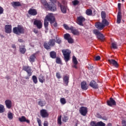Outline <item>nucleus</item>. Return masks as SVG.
Listing matches in <instances>:
<instances>
[{"label":"nucleus","mask_w":126,"mask_h":126,"mask_svg":"<svg viewBox=\"0 0 126 126\" xmlns=\"http://www.w3.org/2000/svg\"><path fill=\"white\" fill-rule=\"evenodd\" d=\"M51 24H53L56 21L55 20V16L52 13H49L44 19V25L46 30H48V26H49V22Z\"/></svg>","instance_id":"1"},{"label":"nucleus","mask_w":126,"mask_h":126,"mask_svg":"<svg viewBox=\"0 0 126 126\" xmlns=\"http://www.w3.org/2000/svg\"><path fill=\"white\" fill-rule=\"evenodd\" d=\"M13 32L16 35H20V34H24L25 29H24V27H22V26L18 25L17 27L13 28Z\"/></svg>","instance_id":"2"},{"label":"nucleus","mask_w":126,"mask_h":126,"mask_svg":"<svg viewBox=\"0 0 126 126\" xmlns=\"http://www.w3.org/2000/svg\"><path fill=\"white\" fill-rule=\"evenodd\" d=\"M41 2L44 5L46 6V7L49 8V9H50V10H51V11H56L57 10L56 4H55L54 2L49 4L48 3H47L46 0H42Z\"/></svg>","instance_id":"3"},{"label":"nucleus","mask_w":126,"mask_h":126,"mask_svg":"<svg viewBox=\"0 0 126 126\" xmlns=\"http://www.w3.org/2000/svg\"><path fill=\"white\" fill-rule=\"evenodd\" d=\"M62 53L64 57V60L65 63H67L69 61L70 58V54H71V51L68 49L62 50Z\"/></svg>","instance_id":"4"},{"label":"nucleus","mask_w":126,"mask_h":126,"mask_svg":"<svg viewBox=\"0 0 126 126\" xmlns=\"http://www.w3.org/2000/svg\"><path fill=\"white\" fill-rule=\"evenodd\" d=\"M90 126H106V124L102 121L96 122V121H91Z\"/></svg>","instance_id":"5"},{"label":"nucleus","mask_w":126,"mask_h":126,"mask_svg":"<svg viewBox=\"0 0 126 126\" xmlns=\"http://www.w3.org/2000/svg\"><path fill=\"white\" fill-rule=\"evenodd\" d=\"M33 24L36 26L38 29H41L43 26V24L40 20H37L36 19H34Z\"/></svg>","instance_id":"6"},{"label":"nucleus","mask_w":126,"mask_h":126,"mask_svg":"<svg viewBox=\"0 0 126 126\" xmlns=\"http://www.w3.org/2000/svg\"><path fill=\"white\" fill-rule=\"evenodd\" d=\"M85 21V18L83 16H79L77 17V23L80 26H83V23Z\"/></svg>","instance_id":"7"},{"label":"nucleus","mask_w":126,"mask_h":126,"mask_svg":"<svg viewBox=\"0 0 126 126\" xmlns=\"http://www.w3.org/2000/svg\"><path fill=\"white\" fill-rule=\"evenodd\" d=\"M23 70L26 71L29 75V76H31L32 75V70H31V68L29 66H24L23 67Z\"/></svg>","instance_id":"8"},{"label":"nucleus","mask_w":126,"mask_h":126,"mask_svg":"<svg viewBox=\"0 0 126 126\" xmlns=\"http://www.w3.org/2000/svg\"><path fill=\"white\" fill-rule=\"evenodd\" d=\"M40 116L42 118H48L49 117V113L46 109H42L40 110Z\"/></svg>","instance_id":"9"},{"label":"nucleus","mask_w":126,"mask_h":126,"mask_svg":"<svg viewBox=\"0 0 126 126\" xmlns=\"http://www.w3.org/2000/svg\"><path fill=\"white\" fill-rule=\"evenodd\" d=\"M79 112L82 116H85L87 115V108L81 107L80 109Z\"/></svg>","instance_id":"10"},{"label":"nucleus","mask_w":126,"mask_h":126,"mask_svg":"<svg viewBox=\"0 0 126 126\" xmlns=\"http://www.w3.org/2000/svg\"><path fill=\"white\" fill-rule=\"evenodd\" d=\"M5 32L7 33V34H10L11 33V30L12 29V27L11 25H6L4 27Z\"/></svg>","instance_id":"11"},{"label":"nucleus","mask_w":126,"mask_h":126,"mask_svg":"<svg viewBox=\"0 0 126 126\" xmlns=\"http://www.w3.org/2000/svg\"><path fill=\"white\" fill-rule=\"evenodd\" d=\"M107 62L110 63V64H113L115 67H118L119 66V64L118 62L114 59H109Z\"/></svg>","instance_id":"12"},{"label":"nucleus","mask_w":126,"mask_h":126,"mask_svg":"<svg viewBox=\"0 0 126 126\" xmlns=\"http://www.w3.org/2000/svg\"><path fill=\"white\" fill-rule=\"evenodd\" d=\"M95 26L98 30H102V29L105 28L102 23L99 22L95 23Z\"/></svg>","instance_id":"13"},{"label":"nucleus","mask_w":126,"mask_h":126,"mask_svg":"<svg viewBox=\"0 0 126 126\" xmlns=\"http://www.w3.org/2000/svg\"><path fill=\"white\" fill-rule=\"evenodd\" d=\"M19 122L21 123H27V124H30V121L29 120L27 119L25 116H22L21 117L19 118Z\"/></svg>","instance_id":"14"},{"label":"nucleus","mask_w":126,"mask_h":126,"mask_svg":"<svg viewBox=\"0 0 126 126\" xmlns=\"http://www.w3.org/2000/svg\"><path fill=\"white\" fill-rule=\"evenodd\" d=\"M5 104L6 105V108L7 109H11V106H12V102H11V100L9 99L6 100L5 101Z\"/></svg>","instance_id":"15"},{"label":"nucleus","mask_w":126,"mask_h":126,"mask_svg":"<svg viewBox=\"0 0 126 126\" xmlns=\"http://www.w3.org/2000/svg\"><path fill=\"white\" fill-rule=\"evenodd\" d=\"M29 14L30 15H32L33 16H35V15H37V10L35 9L31 8L28 11Z\"/></svg>","instance_id":"16"},{"label":"nucleus","mask_w":126,"mask_h":126,"mask_svg":"<svg viewBox=\"0 0 126 126\" xmlns=\"http://www.w3.org/2000/svg\"><path fill=\"white\" fill-rule=\"evenodd\" d=\"M107 105L108 106H110L111 107L116 105V101H115V100L112 98H110L109 100H107Z\"/></svg>","instance_id":"17"},{"label":"nucleus","mask_w":126,"mask_h":126,"mask_svg":"<svg viewBox=\"0 0 126 126\" xmlns=\"http://www.w3.org/2000/svg\"><path fill=\"white\" fill-rule=\"evenodd\" d=\"M90 86H91V87H92L93 88H94V89H98V84H97V83H96V82H95V81L94 80L90 82Z\"/></svg>","instance_id":"18"},{"label":"nucleus","mask_w":126,"mask_h":126,"mask_svg":"<svg viewBox=\"0 0 126 126\" xmlns=\"http://www.w3.org/2000/svg\"><path fill=\"white\" fill-rule=\"evenodd\" d=\"M70 31L73 35H77L79 34V32L72 26L70 27Z\"/></svg>","instance_id":"19"},{"label":"nucleus","mask_w":126,"mask_h":126,"mask_svg":"<svg viewBox=\"0 0 126 126\" xmlns=\"http://www.w3.org/2000/svg\"><path fill=\"white\" fill-rule=\"evenodd\" d=\"M122 20V12H121V11H119L118 12L117 14V22L118 24H120L121 23V21Z\"/></svg>","instance_id":"20"},{"label":"nucleus","mask_w":126,"mask_h":126,"mask_svg":"<svg viewBox=\"0 0 126 126\" xmlns=\"http://www.w3.org/2000/svg\"><path fill=\"white\" fill-rule=\"evenodd\" d=\"M69 80V77L67 76H64L63 78V82L65 84V86H67L68 85V82Z\"/></svg>","instance_id":"21"},{"label":"nucleus","mask_w":126,"mask_h":126,"mask_svg":"<svg viewBox=\"0 0 126 126\" xmlns=\"http://www.w3.org/2000/svg\"><path fill=\"white\" fill-rule=\"evenodd\" d=\"M37 53H34L33 54H32L30 57L29 61L30 63H34L35 62V60H36V55Z\"/></svg>","instance_id":"22"},{"label":"nucleus","mask_w":126,"mask_h":126,"mask_svg":"<svg viewBox=\"0 0 126 126\" xmlns=\"http://www.w3.org/2000/svg\"><path fill=\"white\" fill-rule=\"evenodd\" d=\"M81 87L83 90H87L88 87H87V84L86 82H83L81 83Z\"/></svg>","instance_id":"23"},{"label":"nucleus","mask_w":126,"mask_h":126,"mask_svg":"<svg viewBox=\"0 0 126 126\" xmlns=\"http://www.w3.org/2000/svg\"><path fill=\"white\" fill-rule=\"evenodd\" d=\"M12 5L13 6V7H17L18 6H21V3L19 1H13L11 3Z\"/></svg>","instance_id":"24"},{"label":"nucleus","mask_w":126,"mask_h":126,"mask_svg":"<svg viewBox=\"0 0 126 126\" xmlns=\"http://www.w3.org/2000/svg\"><path fill=\"white\" fill-rule=\"evenodd\" d=\"M19 50L20 53H21V54H25L26 52V49H25V46H20L19 47Z\"/></svg>","instance_id":"25"},{"label":"nucleus","mask_w":126,"mask_h":126,"mask_svg":"<svg viewBox=\"0 0 126 126\" xmlns=\"http://www.w3.org/2000/svg\"><path fill=\"white\" fill-rule=\"evenodd\" d=\"M38 80L41 83H44L45 82V77L42 74L40 75L38 77Z\"/></svg>","instance_id":"26"},{"label":"nucleus","mask_w":126,"mask_h":126,"mask_svg":"<svg viewBox=\"0 0 126 126\" xmlns=\"http://www.w3.org/2000/svg\"><path fill=\"white\" fill-rule=\"evenodd\" d=\"M101 24L105 27V26H108L109 25V22L106 19H102Z\"/></svg>","instance_id":"27"},{"label":"nucleus","mask_w":126,"mask_h":126,"mask_svg":"<svg viewBox=\"0 0 126 126\" xmlns=\"http://www.w3.org/2000/svg\"><path fill=\"white\" fill-rule=\"evenodd\" d=\"M49 44L51 46V47H54L56 45V39H51L49 41Z\"/></svg>","instance_id":"28"},{"label":"nucleus","mask_w":126,"mask_h":126,"mask_svg":"<svg viewBox=\"0 0 126 126\" xmlns=\"http://www.w3.org/2000/svg\"><path fill=\"white\" fill-rule=\"evenodd\" d=\"M50 56L52 59H56L57 58V53L55 51H51L50 53Z\"/></svg>","instance_id":"29"},{"label":"nucleus","mask_w":126,"mask_h":126,"mask_svg":"<svg viewBox=\"0 0 126 126\" xmlns=\"http://www.w3.org/2000/svg\"><path fill=\"white\" fill-rule=\"evenodd\" d=\"M45 49L46 50H50L51 49V47H52L50 44L48 43L45 42L43 45Z\"/></svg>","instance_id":"30"},{"label":"nucleus","mask_w":126,"mask_h":126,"mask_svg":"<svg viewBox=\"0 0 126 126\" xmlns=\"http://www.w3.org/2000/svg\"><path fill=\"white\" fill-rule=\"evenodd\" d=\"M4 112H5L4 106H3V105L0 104V113L2 114V113H4Z\"/></svg>","instance_id":"31"},{"label":"nucleus","mask_w":126,"mask_h":126,"mask_svg":"<svg viewBox=\"0 0 126 126\" xmlns=\"http://www.w3.org/2000/svg\"><path fill=\"white\" fill-rule=\"evenodd\" d=\"M61 10L63 13H66V7L61 5Z\"/></svg>","instance_id":"32"},{"label":"nucleus","mask_w":126,"mask_h":126,"mask_svg":"<svg viewBox=\"0 0 126 126\" xmlns=\"http://www.w3.org/2000/svg\"><path fill=\"white\" fill-rule=\"evenodd\" d=\"M32 79L34 84H37V83H38V79L37 78V77L36 76L33 75L32 76Z\"/></svg>","instance_id":"33"},{"label":"nucleus","mask_w":126,"mask_h":126,"mask_svg":"<svg viewBox=\"0 0 126 126\" xmlns=\"http://www.w3.org/2000/svg\"><path fill=\"white\" fill-rule=\"evenodd\" d=\"M97 38L101 41L104 40V35H103V34L101 33V32L97 35Z\"/></svg>","instance_id":"34"},{"label":"nucleus","mask_w":126,"mask_h":126,"mask_svg":"<svg viewBox=\"0 0 126 126\" xmlns=\"http://www.w3.org/2000/svg\"><path fill=\"white\" fill-rule=\"evenodd\" d=\"M57 123L58 125L61 126L62 125V115H60L58 117Z\"/></svg>","instance_id":"35"},{"label":"nucleus","mask_w":126,"mask_h":126,"mask_svg":"<svg viewBox=\"0 0 126 126\" xmlns=\"http://www.w3.org/2000/svg\"><path fill=\"white\" fill-rule=\"evenodd\" d=\"M7 117L10 120H12L13 119V114H12V113L9 112L7 114Z\"/></svg>","instance_id":"36"},{"label":"nucleus","mask_w":126,"mask_h":126,"mask_svg":"<svg viewBox=\"0 0 126 126\" xmlns=\"http://www.w3.org/2000/svg\"><path fill=\"white\" fill-rule=\"evenodd\" d=\"M56 41H55V42L57 43V44H62V39L58 37V36H56Z\"/></svg>","instance_id":"37"},{"label":"nucleus","mask_w":126,"mask_h":126,"mask_svg":"<svg viewBox=\"0 0 126 126\" xmlns=\"http://www.w3.org/2000/svg\"><path fill=\"white\" fill-rule=\"evenodd\" d=\"M72 61L74 64H77V63H78V62H77V60L76 59V57H75V56H73Z\"/></svg>","instance_id":"38"},{"label":"nucleus","mask_w":126,"mask_h":126,"mask_svg":"<svg viewBox=\"0 0 126 126\" xmlns=\"http://www.w3.org/2000/svg\"><path fill=\"white\" fill-rule=\"evenodd\" d=\"M60 102L62 105H64L66 103V100H65V98H61L60 99Z\"/></svg>","instance_id":"39"},{"label":"nucleus","mask_w":126,"mask_h":126,"mask_svg":"<svg viewBox=\"0 0 126 126\" xmlns=\"http://www.w3.org/2000/svg\"><path fill=\"white\" fill-rule=\"evenodd\" d=\"M86 13L87 15H91L92 14V10L88 9L86 11Z\"/></svg>","instance_id":"40"},{"label":"nucleus","mask_w":126,"mask_h":126,"mask_svg":"<svg viewBox=\"0 0 126 126\" xmlns=\"http://www.w3.org/2000/svg\"><path fill=\"white\" fill-rule=\"evenodd\" d=\"M102 19H106V13L104 11L101 12Z\"/></svg>","instance_id":"41"},{"label":"nucleus","mask_w":126,"mask_h":126,"mask_svg":"<svg viewBox=\"0 0 126 126\" xmlns=\"http://www.w3.org/2000/svg\"><path fill=\"white\" fill-rule=\"evenodd\" d=\"M70 34L68 33H66L64 35V38L65 39V40H67L68 39L70 38Z\"/></svg>","instance_id":"42"},{"label":"nucleus","mask_w":126,"mask_h":126,"mask_svg":"<svg viewBox=\"0 0 126 126\" xmlns=\"http://www.w3.org/2000/svg\"><path fill=\"white\" fill-rule=\"evenodd\" d=\"M72 3H73V5H77V4H79V1L78 0H74L72 1Z\"/></svg>","instance_id":"43"},{"label":"nucleus","mask_w":126,"mask_h":126,"mask_svg":"<svg viewBox=\"0 0 126 126\" xmlns=\"http://www.w3.org/2000/svg\"><path fill=\"white\" fill-rule=\"evenodd\" d=\"M62 120H63V122H64V123H66V122L68 121V117H67V116H64Z\"/></svg>","instance_id":"44"},{"label":"nucleus","mask_w":126,"mask_h":126,"mask_svg":"<svg viewBox=\"0 0 126 126\" xmlns=\"http://www.w3.org/2000/svg\"><path fill=\"white\" fill-rule=\"evenodd\" d=\"M93 32L95 34V35H97V36L101 33L97 30H94L93 31Z\"/></svg>","instance_id":"45"},{"label":"nucleus","mask_w":126,"mask_h":126,"mask_svg":"<svg viewBox=\"0 0 126 126\" xmlns=\"http://www.w3.org/2000/svg\"><path fill=\"white\" fill-rule=\"evenodd\" d=\"M112 48H113V49H117V42H113L112 43Z\"/></svg>","instance_id":"46"},{"label":"nucleus","mask_w":126,"mask_h":126,"mask_svg":"<svg viewBox=\"0 0 126 126\" xmlns=\"http://www.w3.org/2000/svg\"><path fill=\"white\" fill-rule=\"evenodd\" d=\"M38 105H39V106H40V107H43L44 106V102H43L42 100H40L39 101H38Z\"/></svg>","instance_id":"47"},{"label":"nucleus","mask_w":126,"mask_h":126,"mask_svg":"<svg viewBox=\"0 0 126 126\" xmlns=\"http://www.w3.org/2000/svg\"><path fill=\"white\" fill-rule=\"evenodd\" d=\"M37 122L38 123L39 126H42V121H41L40 119L39 118H37Z\"/></svg>","instance_id":"48"},{"label":"nucleus","mask_w":126,"mask_h":126,"mask_svg":"<svg viewBox=\"0 0 126 126\" xmlns=\"http://www.w3.org/2000/svg\"><path fill=\"white\" fill-rule=\"evenodd\" d=\"M56 63L59 64L62 63V60H61V58H57L56 59Z\"/></svg>","instance_id":"49"},{"label":"nucleus","mask_w":126,"mask_h":126,"mask_svg":"<svg viewBox=\"0 0 126 126\" xmlns=\"http://www.w3.org/2000/svg\"><path fill=\"white\" fill-rule=\"evenodd\" d=\"M63 27L66 30H70V28L68 27V26L65 24L63 25Z\"/></svg>","instance_id":"50"},{"label":"nucleus","mask_w":126,"mask_h":126,"mask_svg":"<svg viewBox=\"0 0 126 126\" xmlns=\"http://www.w3.org/2000/svg\"><path fill=\"white\" fill-rule=\"evenodd\" d=\"M67 41H68V42H69L70 44H72V43H73V39H72L71 37L67 39Z\"/></svg>","instance_id":"51"},{"label":"nucleus","mask_w":126,"mask_h":126,"mask_svg":"<svg viewBox=\"0 0 126 126\" xmlns=\"http://www.w3.org/2000/svg\"><path fill=\"white\" fill-rule=\"evenodd\" d=\"M56 77L58 79H60V78H62V76H61V74L59 72L56 73Z\"/></svg>","instance_id":"52"},{"label":"nucleus","mask_w":126,"mask_h":126,"mask_svg":"<svg viewBox=\"0 0 126 126\" xmlns=\"http://www.w3.org/2000/svg\"><path fill=\"white\" fill-rule=\"evenodd\" d=\"M94 59L95 61H100V60H101V57H100L99 56H97L96 57H95Z\"/></svg>","instance_id":"53"},{"label":"nucleus","mask_w":126,"mask_h":126,"mask_svg":"<svg viewBox=\"0 0 126 126\" xmlns=\"http://www.w3.org/2000/svg\"><path fill=\"white\" fill-rule=\"evenodd\" d=\"M3 13V8L0 6V14H2Z\"/></svg>","instance_id":"54"},{"label":"nucleus","mask_w":126,"mask_h":126,"mask_svg":"<svg viewBox=\"0 0 126 126\" xmlns=\"http://www.w3.org/2000/svg\"><path fill=\"white\" fill-rule=\"evenodd\" d=\"M49 125V124L48 123L47 121H44L43 126H48Z\"/></svg>","instance_id":"55"},{"label":"nucleus","mask_w":126,"mask_h":126,"mask_svg":"<svg viewBox=\"0 0 126 126\" xmlns=\"http://www.w3.org/2000/svg\"><path fill=\"white\" fill-rule=\"evenodd\" d=\"M122 125L123 126H126V121L125 120L122 121Z\"/></svg>","instance_id":"56"},{"label":"nucleus","mask_w":126,"mask_h":126,"mask_svg":"<svg viewBox=\"0 0 126 126\" xmlns=\"http://www.w3.org/2000/svg\"><path fill=\"white\" fill-rule=\"evenodd\" d=\"M121 4L119 3L118 4V7L119 10H121Z\"/></svg>","instance_id":"57"},{"label":"nucleus","mask_w":126,"mask_h":126,"mask_svg":"<svg viewBox=\"0 0 126 126\" xmlns=\"http://www.w3.org/2000/svg\"><path fill=\"white\" fill-rule=\"evenodd\" d=\"M77 64H74L72 66V67H74V68H77Z\"/></svg>","instance_id":"58"},{"label":"nucleus","mask_w":126,"mask_h":126,"mask_svg":"<svg viewBox=\"0 0 126 126\" xmlns=\"http://www.w3.org/2000/svg\"><path fill=\"white\" fill-rule=\"evenodd\" d=\"M33 32H34V33H35V34H38V33L39 32H38L37 30H34Z\"/></svg>","instance_id":"59"},{"label":"nucleus","mask_w":126,"mask_h":126,"mask_svg":"<svg viewBox=\"0 0 126 126\" xmlns=\"http://www.w3.org/2000/svg\"><path fill=\"white\" fill-rule=\"evenodd\" d=\"M18 41L20 42V43H22V42H23V39H19Z\"/></svg>","instance_id":"60"},{"label":"nucleus","mask_w":126,"mask_h":126,"mask_svg":"<svg viewBox=\"0 0 126 126\" xmlns=\"http://www.w3.org/2000/svg\"><path fill=\"white\" fill-rule=\"evenodd\" d=\"M5 79L8 80L9 79H10V77H9L8 76H7L5 77Z\"/></svg>","instance_id":"61"},{"label":"nucleus","mask_w":126,"mask_h":126,"mask_svg":"<svg viewBox=\"0 0 126 126\" xmlns=\"http://www.w3.org/2000/svg\"><path fill=\"white\" fill-rule=\"evenodd\" d=\"M12 48H13V49H16V46H15V45H12Z\"/></svg>","instance_id":"62"},{"label":"nucleus","mask_w":126,"mask_h":126,"mask_svg":"<svg viewBox=\"0 0 126 126\" xmlns=\"http://www.w3.org/2000/svg\"><path fill=\"white\" fill-rule=\"evenodd\" d=\"M51 1H52V3L53 2H56L57 1V0H50Z\"/></svg>","instance_id":"63"},{"label":"nucleus","mask_w":126,"mask_h":126,"mask_svg":"<svg viewBox=\"0 0 126 126\" xmlns=\"http://www.w3.org/2000/svg\"><path fill=\"white\" fill-rule=\"evenodd\" d=\"M107 126H112V123H108Z\"/></svg>","instance_id":"64"}]
</instances>
